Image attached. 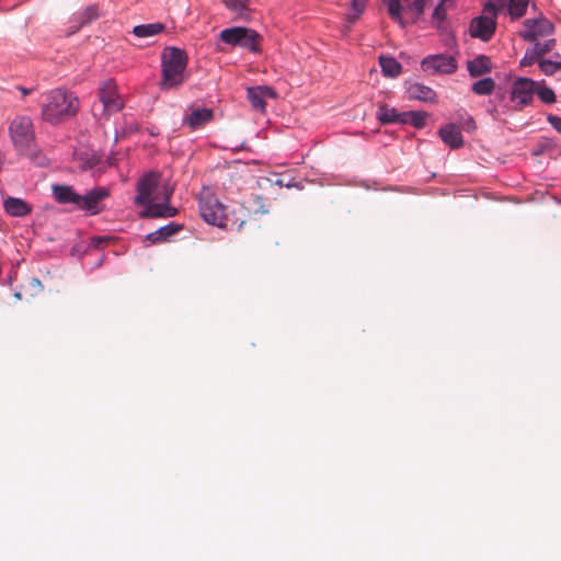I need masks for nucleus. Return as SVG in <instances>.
Segmentation results:
<instances>
[{
  "mask_svg": "<svg viewBox=\"0 0 561 561\" xmlns=\"http://www.w3.org/2000/svg\"><path fill=\"white\" fill-rule=\"evenodd\" d=\"M367 4V0H352L351 2V13L347 14V22L354 23L359 15L364 12Z\"/></svg>",
  "mask_w": 561,
  "mask_h": 561,
  "instance_id": "nucleus-33",
  "label": "nucleus"
},
{
  "mask_svg": "<svg viewBox=\"0 0 561 561\" xmlns=\"http://www.w3.org/2000/svg\"><path fill=\"white\" fill-rule=\"evenodd\" d=\"M377 118L381 124H402V112L387 105H380L377 112Z\"/></svg>",
  "mask_w": 561,
  "mask_h": 561,
  "instance_id": "nucleus-23",
  "label": "nucleus"
},
{
  "mask_svg": "<svg viewBox=\"0 0 561 561\" xmlns=\"http://www.w3.org/2000/svg\"><path fill=\"white\" fill-rule=\"evenodd\" d=\"M19 90L21 91L23 96L28 95L31 93V91H32L31 89H26L24 87H19Z\"/></svg>",
  "mask_w": 561,
  "mask_h": 561,
  "instance_id": "nucleus-40",
  "label": "nucleus"
},
{
  "mask_svg": "<svg viewBox=\"0 0 561 561\" xmlns=\"http://www.w3.org/2000/svg\"><path fill=\"white\" fill-rule=\"evenodd\" d=\"M219 39L232 47L249 49L254 54L261 53L262 36L254 30L233 26L222 30L219 33Z\"/></svg>",
  "mask_w": 561,
  "mask_h": 561,
  "instance_id": "nucleus-5",
  "label": "nucleus"
},
{
  "mask_svg": "<svg viewBox=\"0 0 561 561\" xmlns=\"http://www.w3.org/2000/svg\"><path fill=\"white\" fill-rule=\"evenodd\" d=\"M421 67L431 75L454 73L457 70V61L453 56L439 54L425 57Z\"/></svg>",
  "mask_w": 561,
  "mask_h": 561,
  "instance_id": "nucleus-12",
  "label": "nucleus"
},
{
  "mask_svg": "<svg viewBox=\"0 0 561 561\" xmlns=\"http://www.w3.org/2000/svg\"><path fill=\"white\" fill-rule=\"evenodd\" d=\"M159 184V172H149L139 179L137 183L138 194L135 197V203L146 207L141 214L142 217L168 218L178 214V210L170 205H160L159 203H153L152 193L157 190Z\"/></svg>",
  "mask_w": 561,
  "mask_h": 561,
  "instance_id": "nucleus-2",
  "label": "nucleus"
},
{
  "mask_svg": "<svg viewBox=\"0 0 561 561\" xmlns=\"http://www.w3.org/2000/svg\"><path fill=\"white\" fill-rule=\"evenodd\" d=\"M490 7H495L499 13L507 12L516 20L526 13L528 0H490Z\"/></svg>",
  "mask_w": 561,
  "mask_h": 561,
  "instance_id": "nucleus-13",
  "label": "nucleus"
},
{
  "mask_svg": "<svg viewBox=\"0 0 561 561\" xmlns=\"http://www.w3.org/2000/svg\"><path fill=\"white\" fill-rule=\"evenodd\" d=\"M539 60L540 59L538 58V56L536 54H534V49L528 48L519 64L522 67H528V66H531L533 64H535L536 61L539 62Z\"/></svg>",
  "mask_w": 561,
  "mask_h": 561,
  "instance_id": "nucleus-35",
  "label": "nucleus"
},
{
  "mask_svg": "<svg viewBox=\"0 0 561 561\" xmlns=\"http://www.w3.org/2000/svg\"><path fill=\"white\" fill-rule=\"evenodd\" d=\"M534 43L535 44L531 48L534 49V54H536L539 59H542L541 57L545 56L546 54L550 53L556 46L554 38L547 39L542 43L537 39Z\"/></svg>",
  "mask_w": 561,
  "mask_h": 561,
  "instance_id": "nucleus-32",
  "label": "nucleus"
},
{
  "mask_svg": "<svg viewBox=\"0 0 561 561\" xmlns=\"http://www.w3.org/2000/svg\"><path fill=\"white\" fill-rule=\"evenodd\" d=\"M53 194L56 201L60 204H73L79 209L80 194H78L72 186L69 185H54Z\"/></svg>",
  "mask_w": 561,
  "mask_h": 561,
  "instance_id": "nucleus-18",
  "label": "nucleus"
},
{
  "mask_svg": "<svg viewBox=\"0 0 561 561\" xmlns=\"http://www.w3.org/2000/svg\"><path fill=\"white\" fill-rule=\"evenodd\" d=\"M226 7L237 19L249 20L251 15L250 0H226Z\"/></svg>",
  "mask_w": 561,
  "mask_h": 561,
  "instance_id": "nucleus-22",
  "label": "nucleus"
},
{
  "mask_svg": "<svg viewBox=\"0 0 561 561\" xmlns=\"http://www.w3.org/2000/svg\"><path fill=\"white\" fill-rule=\"evenodd\" d=\"M98 15H99L98 9L95 7H89L83 12V22H90L93 19L98 18Z\"/></svg>",
  "mask_w": 561,
  "mask_h": 561,
  "instance_id": "nucleus-36",
  "label": "nucleus"
},
{
  "mask_svg": "<svg viewBox=\"0 0 561 561\" xmlns=\"http://www.w3.org/2000/svg\"><path fill=\"white\" fill-rule=\"evenodd\" d=\"M99 99L103 114L106 116L121 111L124 102L117 92L116 83L108 79L102 82L99 89Z\"/></svg>",
  "mask_w": 561,
  "mask_h": 561,
  "instance_id": "nucleus-8",
  "label": "nucleus"
},
{
  "mask_svg": "<svg viewBox=\"0 0 561 561\" xmlns=\"http://www.w3.org/2000/svg\"><path fill=\"white\" fill-rule=\"evenodd\" d=\"M165 28L164 24L162 23H150V24H141L134 27L133 33L135 36L145 38L154 36L157 34H160Z\"/></svg>",
  "mask_w": 561,
  "mask_h": 561,
  "instance_id": "nucleus-26",
  "label": "nucleus"
},
{
  "mask_svg": "<svg viewBox=\"0 0 561 561\" xmlns=\"http://www.w3.org/2000/svg\"><path fill=\"white\" fill-rule=\"evenodd\" d=\"M536 94L546 104H553L557 101L556 93L545 84V81L537 82Z\"/></svg>",
  "mask_w": 561,
  "mask_h": 561,
  "instance_id": "nucleus-30",
  "label": "nucleus"
},
{
  "mask_svg": "<svg viewBox=\"0 0 561 561\" xmlns=\"http://www.w3.org/2000/svg\"><path fill=\"white\" fill-rule=\"evenodd\" d=\"M30 285L32 286L33 289L35 290H41L43 288L42 284H41V280L38 278H31L30 280Z\"/></svg>",
  "mask_w": 561,
  "mask_h": 561,
  "instance_id": "nucleus-39",
  "label": "nucleus"
},
{
  "mask_svg": "<svg viewBox=\"0 0 561 561\" xmlns=\"http://www.w3.org/2000/svg\"><path fill=\"white\" fill-rule=\"evenodd\" d=\"M276 96L275 90L267 85L251 87L247 90V98L252 107L262 112L265 110V99H275Z\"/></svg>",
  "mask_w": 561,
  "mask_h": 561,
  "instance_id": "nucleus-14",
  "label": "nucleus"
},
{
  "mask_svg": "<svg viewBox=\"0 0 561 561\" xmlns=\"http://www.w3.org/2000/svg\"><path fill=\"white\" fill-rule=\"evenodd\" d=\"M554 60L550 59H540L539 68L542 73L546 76H552L558 70H561V55L557 54Z\"/></svg>",
  "mask_w": 561,
  "mask_h": 561,
  "instance_id": "nucleus-28",
  "label": "nucleus"
},
{
  "mask_svg": "<svg viewBox=\"0 0 561 561\" xmlns=\"http://www.w3.org/2000/svg\"><path fill=\"white\" fill-rule=\"evenodd\" d=\"M523 27L519 35L528 42H536L540 37L551 35L554 31L552 22L541 15L536 19L525 20Z\"/></svg>",
  "mask_w": 561,
  "mask_h": 561,
  "instance_id": "nucleus-10",
  "label": "nucleus"
},
{
  "mask_svg": "<svg viewBox=\"0 0 561 561\" xmlns=\"http://www.w3.org/2000/svg\"><path fill=\"white\" fill-rule=\"evenodd\" d=\"M187 66L186 53L178 47H165L161 54L162 90H171L182 85L185 81Z\"/></svg>",
  "mask_w": 561,
  "mask_h": 561,
  "instance_id": "nucleus-4",
  "label": "nucleus"
},
{
  "mask_svg": "<svg viewBox=\"0 0 561 561\" xmlns=\"http://www.w3.org/2000/svg\"><path fill=\"white\" fill-rule=\"evenodd\" d=\"M199 213L207 224L218 227L226 226L225 207L216 197L205 196L199 198Z\"/></svg>",
  "mask_w": 561,
  "mask_h": 561,
  "instance_id": "nucleus-9",
  "label": "nucleus"
},
{
  "mask_svg": "<svg viewBox=\"0 0 561 561\" xmlns=\"http://www.w3.org/2000/svg\"><path fill=\"white\" fill-rule=\"evenodd\" d=\"M214 117L210 108L195 107L185 115L183 124L187 125L192 130L199 129L209 123Z\"/></svg>",
  "mask_w": 561,
  "mask_h": 561,
  "instance_id": "nucleus-16",
  "label": "nucleus"
},
{
  "mask_svg": "<svg viewBox=\"0 0 561 561\" xmlns=\"http://www.w3.org/2000/svg\"><path fill=\"white\" fill-rule=\"evenodd\" d=\"M537 82L533 79L518 77L513 80L510 88V100L514 104V110L522 111L534 102Z\"/></svg>",
  "mask_w": 561,
  "mask_h": 561,
  "instance_id": "nucleus-6",
  "label": "nucleus"
},
{
  "mask_svg": "<svg viewBox=\"0 0 561 561\" xmlns=\"http://www.w3.org/2000/svg\"><path fill=\"white\" fill-rule=\"evenodd\" d=\"M495 82L492 78L481 79L472 84V91L478 95H489L493 92Z\"/></svg>",
  "mask_w": 561,
  "mask_h": 561,
  "instance_id": "nucleus-29",
  "label": "nucleus"
},
{
  "mask_svg": "<svg viewBox=\"0 0 561 561\" xmlns=\"http://www.w3.org/2000/svg\"><path fill=\"white\" fill-rule=\"evenodd\" d=\"M39 105L42 118L55 125L76 116L79 100L72 92L57 88L43 93Z\"/></svg>",
  "mask_w": 561,
  "mask_h": 561,
  "instance_id": "nucleus-1",
  "label": "nucleus"
},
{
  "mask_svg": "<svg viewBox=\"0 0 561 561\" xmlns=\"http://www.w3.org/2000/svg\"><path fill=\"white\" fill-rule=\"evenodd\" d=\"M442 140L453 149H458L463 145V138L459 127L455 124H447L439 129Z\"/></svg>",
  "mask_w": 561,
  "mask_h": 561,
  "instance_id": "nucleus-17",
  "label": "nucleus"
},
{
  "mask_svg": "<svg viewBox=\"0 0 561 561\" xmlns=\"http://www.w3.org/2000/svg\"><path fill=\"white\" fill-rule=\"evenodd\" d=\"M453 4H450L448 1L442 0L435 8L433 12V21L436 23V26L438 28H443L442 23L446 19L447 10L451 8Z\"/></svg>",
  "mask_w": 561,
  "mask_h": 561,
  "instance_id": "nucleus-31",
  "label": "nucleus"
},
{
  "mask_svg": "<svg viewBox=\"0 0 561 561\" xmlns=\"http://www.w3.org/2000/svg\"><path fill=\"white\" fill-rule=\"evenodd\" d=\"M499 12L495 7H490V0L484 4L482 14L473 19L470 23V35L488 42L496 28V15Z\"/></svg>",
  "mask_w": 561,
  "mask_h": 561,
  "instance_id": "nucleus-7",
  "label": "nucleus"
},
{
  "mask_svg": "<svg viewBox=\"0 0 561 561\" xmlns=\"http://www.w3.org/2000/svg\"><path fill=\"white\" fill-rule=\"evenodd\" d=\"M110 196V188L98 186L80 195L79 209L89 215H98L104 209L103 202Z\"/></svg>",
  "mask_w": 561,
  "mask_h": 561,
  "instance_id": "nucleus-11",
  "label": "nucleus"
},
{
  "mask_svg": "<svg viewBox=\"0 0 561 561\" xmlns=\"http://www.w3.org/2000/svg\"><path fill=\"white\" fill-rule=\"evenodd\" d=\"M181 230V226L178 224H169L167 226L161 227L160 229L149 233L147 236V240L152 243L161 242L167 240L169 237L175 234Z\"/></svg>",
  "mask_w": 561,
  "mask_h": 561,
  "instance_id": "nucleus-24",
  "label": "nucleus"
},
{
  "mask_svg": "<svg viewBox=\"0 0 561 561\" xmlns=\"http://www.w3.org/2000/svg\"><path fill=\"white\" fill-rule=\"evenodd\" d=\"M547 121L551 124V126L561 134V117L549 114L547 116Z\"/></svg>",
  "mask_w": 561,
  "mask_h": 561,
  "instance_id": "nucleus-38",
  "label": "nucleus"
},
{
  "mask_svg": "<svg viewBox=\"0 0 561 561\" xmlns=\"http://www.w3.org/2000/svg\"><path fill=\"white\" fill-rule=\"evenodd\" d=\"M163 203L161 205H169L171 196L173 194V187L169 184H164L162 187Z\"/></svg>",
  "mask_w": 561,
  "mask_h": 561,
  "instance_id": "nucleus-37",
  "label": "nucleus"
},
{
  "mask_svg": "<svg viewBox=\"0 0 561 561\" xmlns=\"http://www.w3.org/2000/svg\"><path fill=\"white\" fill-rule=\"evenodd\" d=\"M379 65L386 77L396 78L401 73L402 66L393 57L380 56Z\"/></svg>",
  "mask_w": 561,
  "mask_h": 561,
  "instance_id": "nucleus-25",
  "label": "nucleus"
},
{
  "mask_svg": "<svg viewBox=\"0 0 561 561\" xmlns=\"http://www.w3.org/2000/svg\"><path fill=\"white\" fill-rule=\"evenodd\" d=\"M408 98L410 100H419L423 102H434L436 93L430 87L421 83H411L407 89Z\"/></svg>",
  "mask_w": 561,
  "mask_h": 561,
  "instance_id": "nucleus-19",
  "label": "nucleus"
},
{
  "mask_svg": "<svg viewBox=\"0 0 561 561\" xmlns=\"http://www.w3.org/2000/svg\"><path fill=\"white\" fill-rule=\"evenodd\" d=\"M427 114L425 112L409 111L402 112V124H411L415 128H422L425 125Z\"/></svg>",
  "mask_w": 561,
  "mask_h": 561,
  "instance_id": "nucleus-27",
  "label": "nucleus"
},
{
  "mask_svg": "<svg viewBox=\"0 0 561 561\" xmlns=\"http://www.w3.org/2000/svg\"><path fill=\"white\" fill-rule=\"evenodd\" d=\"M468 71L471 77H480L491 71V60L486 56H478L468 62Z\"/></svg>",
  "mask_w": 561,
  "mask_h": 561,
  "instance_id": "nucleus-21",
  "label": "nucleus"
},
{
  "mask_svg": "<svg viewBox=\"0 0 561 561\" xmlns=\"http://www.w3.org/2000/svg\"><path fill=\"white\" fill-rule=\"evenodd\" d=\"M387 7V11L391 20L399 23L402 27L405 26L403 19V12H408L412 15L413 0H381Z\"/></svg>",
  "mask_w": 561,
  "mask_h": 561,
  "instance_id": "nucleus-15",
  "label": "nucleus"
},
{
  "mask_svg": "<svg viewBox=\"0 0 561 561\" xmlns=\"http://www.w3.org/2000/svg\"><path fill=\"white\" fill-rule=\"evenodd\" d=\"M5 211L15 217H23L31 213V207L21 198L9 197L4 201Z\"/></svg>",
  "mask_w": 561,
  "mask_h": 561,
  "instance_id": "nucleus-20",
  "label": "nucleus"
},
{
  "mask_svg": "<svg viewBox=\"0 0 561 561\" xmlns=\"http://www.w3.org/2000/svg\"><path fill=\"white\" fill-rule=\"evenodd\" d=\"M9 133L20 154L27 156L37 165L47 163V159L36 150L34 126L30 117H15L10 124Z\"/></svg>",
  "mask_w": 561,
  "mask_h": 561,
  "instance_id": "nucleus-3",
  "label": "nucleus"
},
{
  "mask_svg": "<svg viewBox=\"0 0 561 561\" xmlns=\"http://www.w3.org/2000/svg\"><path fill=\"white\" fill-rule=\"evenodd\" d=\"M430 0H413L412 4V22H415L423 13L426 7V3Z\"/></svg>",
  "mask_w": 561,
  "mask_h": 561,
  "instance_id": "nucleus-34",
  "label": "nucleus"
}]
</instances>
